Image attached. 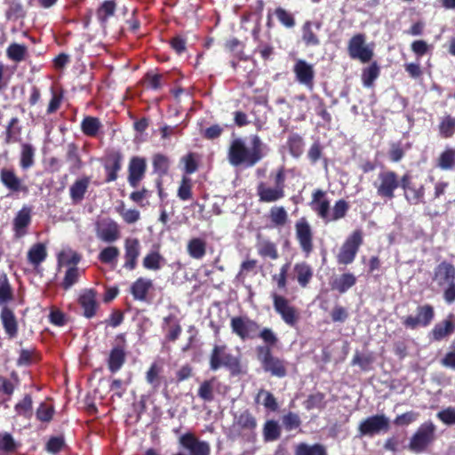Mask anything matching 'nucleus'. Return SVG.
<instances>
[{"instance_id":"4c0bfd02","label":"nucleus","mask_w":455,"mask_h":455,"mask_svg":"<svg viewBox=\"0 0 455 455\" xmlns=\"http://www.w3.org/2000/svg\"><path fill=\"white\" fill-rule=\"evenodd\" d=\"M257 249L258 252L262 257H267L272 259H276L278 258V252L275 245L267 240L259 241Z\"/></svg>"},{"instance_id":"c03bdc74","label":"nucleus","mask_w":455,"mask_h":455,"mask_svg":"<svg viewBox=\"0 0 455 455\" xmlns=\"http://www.w3.org/2000/svg\"><path fill=\"white\" fill-rule=\"evenodd\" d=\"M35 150L32 146L24 144L22 146L20 165L23 169H28L34 164Z\"/></svg>"},{"instance_id":"7ed1b4c3","label":"nucleus","mask_w":455,"mask_h":455,"mask_svg":"<svg viewBox=\"0 0 455 455\" xmlns=\"http://www.w3.org/2000/svg\"><path fill=\"white\" fill-rule=\"evenodd\" d=\"M362 243V231L355 230L341 245L339 251L337 255L338 263L343 265H348L352 263Z\"/></svg>"},{"instance_id":"5701e85b","label":"nucleus","mask_w":455,"mask_h":455,"mask_svg":"<svg viewBox=\"0 0 455 455\" xmlns=\"http://www.w3.org/2000/svg\"><path fill=\"white\" fill-rule=\"evenodd\" d=\"M356 278L353 274L346 273L336 277L331 283L332 290H336L340 293L346 292L348 289L355 285Z\"/></svg>"},{"instance_id":"5fc2aeb1","label":"nucleus","mask_w":455,"mask_h":455,"mask_svg":"<svg viewBox=\"0 0 455 455\" xmlns=\"http://www.w3.org/2000/svg\"><path fill=\"white\" fill-rule=\"evenodd\" d=\"M401 182H402L403 188L405 190L406 198L412 204L418 203L419 200L423 196V192L422 191L418 192L415 189L409 188L407 185V177L406 176H404L402 179Z\"/></svg>"},{"instance_id":"de8ad7c7","label":"nucleus","mask_w":455,"mask_h":455,"mask_svg":"<svg viewBox=\"0 0 455 455\" xmlns=\"http://www.w3.org/2000/svg\"><path fill=\"white\" fill-rule=\"evenodd\" d=\"M12 299V290L5 275L0 274V305Z\"/></svg>"},{"instance_id":"e433bc0d","label":"nucleus","mask_w":455,"mask_h":455,"mask_svg":"<svg viewBox=\"0 0 455 455\" xmlns=\"http://www.w3.org/2000/svg\"><path fill=\"white\" fill-rule=\"evenodd\" d=\"M217 382L215 379L204 381L198 389V395L201 399L210 402L213 400V392L216 387Z\"/></svg>"},{"instance_id":"2f4dec72","label":"nucleus","mask_w":455,"mask_h":455,"mask_svg":"<svg viewBox=\"0 0 455 455\" xmlns=\"http://www.w3.org/2000/svg\"><path fill=\"white\" fill-rule=\"evenodd\" d=\"M1 180L4 186L13 191H19L21 189L20 180L10 170H2Z\"/></svg>"},{"instance_id":"1a4fd4ad","label":"nucleus","mask_w":455,"mask_h":455,"mask_svg":"<svg viewBox=\"0 0 455 455\" xmlns=\"http://www.w3.org/2000/svg\"><path fill=\"white\" fill-rule=\"evenodd\" d=\"M275 310L281 315L282 319L291 326H293L298 321V314L295 308L290 305L289 301L283 296L272 293Z\"/></svg>"},{"instance_id":"3c124183","label":"nucleus","mask_w":455,"mask_h":455,"mask_svg":"<svg viewBox=\"0 0 455 455\" xmlns=\"http://www.w3.org/2000/svg\"><path fill=\"white\" fill-rule=\"evenodd\" d=\"M302 39L307 45H318L319 39L313 30L312 24L310 22H307L303 26V35Z\"/></svg>"},{"instance_id":"338daca9","label":"nucleus","mask_w":455,"mask_h":455,"mask_svg":"<svg viewBox=\"0 0 455 455\" xmlns=\"http://www.w3.org/2000/svg\"><path fill=\"white\" fill-rule=\"evenodd\" d=\"M153 165L157 172L164 173L168 169L167 158L162 155H156L154 156Z\"/></svg>"},{"instance_id":"4468645a","label":"nucleus","mask_w":455,"mask_h":455,"mask_svg":"<svg viewBox=\"0 0 455 455\" xmlns=\"http://www.w3.org/2000/svg\"><path fill=\"white\" fill-rule=\"evenodd\" d=\"M124 267L132 270L136 267L137 259L140 253V244L136 238H127L124 242Z\"/></svg>"},{"instance_id":"f8f14e48","label":"nucleus","mask_w":455,"mask_h":455,"mask_svg":"<svg viewBox=\"0 0 455 455\" xmlns=\"http://www.w3.org/2000/svg\"><path fill=\"white\" fill-rule=\"evenodd\" d=\"M256 419L249 411L244 410L235 415L233 422L234 431L248 434L251 433L256 428Z\"/></svg>"},{"instance_id":"a18cd8bd","label":"nucleus","mask_w":455,"mask_h":455,"mask_svg":"<svg viewBox=\"0 0 455 455\" xmlns=\"http://www.w3.org/2000/svg\"><path fill=\"white\" fill-rule=\"evenodd\" d=\"M257 402L261 403L266 408L275 411L277 403L274 395L268 391L260 390L257 395Z\"/></svg>"},{"instance_id":"6ab92c4d","label":"nucleus","mask_w":455,"mask_h":455,"mask_svg":"<svg viewBox=\"0 0 455 455\" xmlns=\"http://www.w3.org/2000/svg\"><path fill=\"white\" fill-rule=\"evenodd\" d=\"M324 192L318 189L313 193L312 205L317 214L325 221L328 220L330 213V203L323 198Z\"/></svg>"},{"instance_id":"774afa93","label":"nucleus","mask_w":455,"mask_h":455,"mask_svg":"<svg viewBox=\"0 0 455 455\" xmlns=\"http://www.w3.org/2000/svg\"><path fill=\"white\" fill-rule=\"evenodd\" d=\"M178 196L182 200H188L191 196V186L189 184V180L184 178L182 180V183L178 190Z\"/></svg>"},{"instance_id":"8fccbe9b","label":"nucleus","mask_w":455,"mask_h":455,"mask_svg":"<svg viewBox=\"0 0 455 455\" xmlns=\"http://www.w3.org/2000/svg\"><path fill=\"white\" fill-rule=\"evenodd\" d=\"M162 371V367L156 363H154L148 369L146 374V379L148 384H150L153 387H159V374Z\"/></svg>"},{"instance_id":"bb28decb","label":"nucleus","mask_w":455,"mask_h":455,"mask_svg":"<svg viewBox=\"0 0 455 455\" xmlns=\"http://www.w3.org/2000/svg\"><path fill=\"white\" fill-rule=\"evenodd\" d=\"M294 272L297 275L299 283L302 287H306L313 276L312 268L305 262L297 263L294 266Z\"/></svg>"},{"instance_id":"20e7f679","label":"nucleus","mask_w":455,"mask_h":455,"mask_svg":"<svg viewBox=\"0 0 455 455\" xmlns=\"http://www.w3.org/2000/svg\"><path fill=\"white\" fill-rule=\"evenodd\" d=\"M180 450L174 455H210V444L199 440L193 434L187 433L179 439Z\"/></svg>"},{"instance_id":"423d86ee","label":"nucleus","mask_w":455,"mask_h":455,"mask_svg":"<svg viewBox=\"0 0 455 455\" xmlns=\"http://www.w3.org/2000/svg\"><path fill=\"white\" fill-rule=\"evenodd\" d=\"M347 50L351 58L363 63L370 61L373 56V49L366 44L365 36L363 34H357L349 40Z\"/></svg>"},{"instance_id":"9b49d317","label":"nucleus","mask_w":455,"mask_h":455,"mask_svg":"<svg viewBox=\"0 0 455 455\" xmlns=\"http://www.w3.org/2000/svg\"><path fill=\"white\" fill-rule=\"evenodd\" d=\"M375 186L379 196L392 198L399 181L395 172H384L379 175V182Z\"/></svg>"},{"instance_id":"a878e982","label":"nucleus","mask_w":455,"mask_h":455,"mask_svg":"<svg viewBox=\"0 0 455 455\" xmlns=\"http://www.w3.org/2000/svg\"><path fill=\"white\" fill-rule=\"evenodd\" d=\"M152 287V281L147 278H139L132 284L131 291L136 299L144 300L147 293Z\"/></svg>"},{"instance_id":"bf43d9fd","label":"nucleus","mask_w":455,"mask_h":455,"mask_svg":"<svg viewBox=\"0 0 455 455\" xmlns=\"http://www.w3.org/2000/svg\"><path fill=\"white\" fill-rule=\"evenodd\" d=\"M54 413V409L52 405L41 403L36 411V417L41 421H50Z\"/></svg>"},{"instance_id":"37998d69","label":"nucleus","mask_w":455,"mask_h":455,"mask_svg":"<svg viewBox=\"0 0 455 455\" xmlns=\"http://www.w3.org/2000/svg\"><path fill=\"white\" fill-rule=\"evenodd\" d=\"M162 260L163 257L158 252L153 251L143 259V267L149 270H158L161 268Z\"/></svg>"},{"instance_id":"39448f33","label":"nucleus","mask_w":455,"mask_h":455,"mask_svg":"<svg viewBox=\"0 0 455 455\" xmlns=\"http://www.w3.org/2000/svg\"><path fill=\"white\" fill-rule=\"evenodd\" d=\"M257 357L263 365L266 371L272 375L282 378L286 374V369L282 360L272 356L270 348L267 346L257 347Z\"/></svg>"},{"instance_id":"a211bd4d","label":"nucleus","mask_w":455,"mask_h":455,"mask_svg":"<svg viewBox=\"0 0 455 455\" xmlns=\"http://www.w3.org/2000/svg\"><path fill=\"white\" fill-rule=\"evenodd\" d=\"M452 315L443 321L436 323L432 330V337L435 340H442L455 331V323L452 321Z\"/></svg>"},{"instance_id":"c85d7f7f","label":"nucleus","mask_w":455,"mask_h":455,"mask_svg":"<svg viewBox=\"0 0 455 455\" xmlns=\"http://www.w3.org/2000/svg\"><path fill=\"white\" fill-rule=\"evenodd\" d=\"M30 211L27 208L21 209L14 219V228L19 236L24 235V228L30 223Z\"/></svg>"},{"instance_id":"cd10ccee","label":"nucleus","mask_w":455,"mask_h":455,"mask_svg":"<svg viewBox=\"0 0 455 455\" xmlns=\"http://www.w3.org/2000/svg\"><path fill=\"white\" fill-rule=\"evenodd\" d=\"M125 360V354L123 348L115 347L111 350L108 358V368L112 372L117 371Z\"/></svg>"},{"instance_id":"72a5a7b5","label":"nucleus","mask_w":455,"mask_h":455,"mask_svg":"<svg viewBox=\"0 0 455 455\" xmlns=\"http://www.w3.org/2000/svg\"><path fill=\"white\" fill-rule=\"evenodd\" d=\"M295 455H326V451L320 444L299 443L296 446Z\"/></svg>"},{"instance_id":"c756f323","label":"nucleus","mask_w":455,"mask_h":455,"mask_svg":"<svg viewBox=\"0 0 455 455\" xmlns=\"http://www.w3.org/2000/svg\"><path fill=\"white\" fill-rule=\"evenodd\" d=\"M89 183L90 180L88 178L76 180L69 189L71 198L76 202L81 201L88 188Z\"/></svg>"},{"instance_id":"aec40b11","label":"nucleus","mask_w":455,"mask_h":455,"mask_svg":"<svg viewBox=\"0 0 455 455\" xmlns=\"http://www.w3.org/2000/svg\"><path fill=\"white\" fill-rule=\"evenodd\" d=\"M0 317L5 332L10 338H14L18 331V325L12 311L4 307L2 309Z\"/></svg>"},{"instance_id":"ea45409f","label":"nucleus","mask_w":455,"mask_h":455,"mask_svg":"<svg viewBox=\"0 0 455 455\" xmlns=\"http://www.w3.org/2000/svg\"><path fill=\"white\" fill-rule=\"evenodd\" d=\"M427 445V431L420 428L412 437L410 449L414 452L423 451Z\"/></svg>"},{"instance_id":"f3484780","label":"nucleus","mask_w":455,"mask_h":455,"mask_svg":"<svg viewBox=\"0 0 455 455\" xmlns=\"http://www.w3.org/2000/svg\"><path fill=\"white\" fill-rule=\"evenodd\" d=\"M79 302L84 308V315L91 318L95 315L97 308L96 293L93 290H85L80 295Z\"/></svg>"},{"instance_id":"c9c22d12","label":"nucleus","mask_w":455,"mask_h":455,"mask_svg":"<svg viewBox=\"0 0 455 455\" xmlns=\"http://www.w3.org/2000/svg\"><path fill=\"white\" fill-rule=\"evenodd\" d=\"M348 204L345 200L341 199L337 201L331 211L330 210L327 222L335 221L344 218L348 211Z\"/></svg>"},{"instance_id":"4d7b16f0","label":"nucleus","mask_w":455,"mask_h":455,"mask_svg":"<svg viewBox=\"0 0 455 455\" xmlns=\"http://www.w3.org/2000/svg\"><path fill=\"white\" fill-rule=\"evenodd\" d=\"M78 276V268L76 267H69L66 272L64 281L62 283L64 289L68 290L73 284H75L77 282Z\"/></svg>"},{"instance_id":"09e8293b","label":"nucleus","mask_w":455,"mask_h":455,"mask_svg":"<svg viewBox=\"0 0 455 455\" xmlns=\"http://www.w3.org/2000/svg\"><path fill=\"white\" fill-rule=\"evenodd\" d=\"M442 137L451 138L455 133V119L450 116L442 120L439 124Z\"/></svg>"},{"instance_id":"13d9d810","label":"nucleus","mask_w":455,"mask_h":455,"mask_svg":"<svg viewBox=\"0 0 455 455\" xmlns=\"http://www.w3.org/2000/svg\"><path fill=\"white\" fill-rule=\"evenodd\" d=\"M118 255L119 250L115 246H109L100 251L99 259L104 263H110L116 259Z\"/></svg>"},{"instance_id":"473e14b6","label":"nucleus","mask_w":455,"mask_h":455,"mask_svg":"<svg viewBox=\"0 0 455 455\" xmlns=\"http://www.w3.org/2000/svg\"><path fill=\"white\" fill-rule=\"evenodd\" d=\"M27 52L28 49L24 44L13 43L8 46L6 54L12 60L20 62L25 59Z\"/></svg>"},{"instance_id":"393cba45","label":"nucleus","mask_w":455,"mask_h":455,"mask_svg":"<svg viewBox=\"0 0 455 455\" xmlns=\"http://www.w3.org/2000/svg\"><path fill=\"white\" fill-rule=\"evenodd\" d=\"M436 166L441 170H455V149L447 148L436 159Z\"/></svg>"},{"instance_id":"58836bf2","label":"nucleus","mask_w":455,"mask_h":455,"mask_svg":"<svg viewBox=\"0 0 455 455\" xmlns=\"http://www.w3.org/2000/svg\"><path fill=\"white\" fill-rule=\"evenodd\" d=\"M379 75V68L376 63L363 69L362 74V81L365 87H371L374 81Z\"/></svg>"},{"instance_id":"b1692460","label":"nucleus","mask_w":455,"mask_h":455,"mask_svg":"<svg viewBox=\"0 0 455 455\" xmlns=\"http://www.w3.org/2000/svg\"><path fill=\"white\" fill-rule=\"evenodd\" d=\"M47 257L46 246L43 243H36L28 251V259L34 267H38Z\"/></svg>"},{"instance_id":"603ef678","label":"nucleus","mask_w":455,"mask_h":455,"mask_svg":"<svg viewBox=\"0 0 455 455\" xmlns=\"http://www.w3.org/2000/svg\"><path fill=\"white\" fill-rule=\"evenodd\" d=\"M403 323L407 327H410L412 329L418 327L419 325L425 326L427 324V308L422 307L420 309L419 315L416 317H412V316L407 317L404 320Z\"/></svg>"},{"instance_id":"f03ea898","label":"nucleus","mask_w":455,"mask_h":455,"mask_svg":"<svg viewBox=\"0 0 455 455\" xmlns=\"http://www.w3.org/2000/svg\"><path fill=\"white\" fill-rule=\"evenodd\" d=\"M222 366L228 368L233 375L241 372L239 359L228 353L225 345L215 346L211 354L210 367L216 371Z\"/></svg>"},{"instance_id":"680f3d73","label":"nucleus","mask_w":455,"mask_h":455,"mask_svg":"<svg viewBox=\"0 0 455 455\" xmlns=\"http://www.w3.org/2000/svg\"><path fill=\"white\" fill-rule=\"evenodd\" d=\"M15 449V442L12 436L8 434L4 433L3 435H0V450L5 451H12Z\"/></svg>"},{"instance_id":"052dcab7","label":"nucleus","mask_w":455,"mask_h":455,"mask_svg":"<svg viewBox=\"0 0 455 455\" xmlns=\"http://www.w3.org/2000/svg\"><path fill=\"white\" fill-rule=\"evenodd\" d=\"M437 417L446 425H455V409L449 407L438 412Z\"/></svg>"},{"instance_id":"2eb2a0df","label":"nucleus","mask_w":455,"mask_h":455,"mask_svg":"<svg viewBox=\"0 0 455 455\" xmlns=\"http://www.w3.org/2000/svg\"><path fill=\"white\" fill-rule=\"evenodd\" d=\"M294 73L300 84L312 87L314 69L311 64L303 60H299L294 66Z\"/></svg>"},{"instance_id":"6e6552de","label":"nucleus","mask_w":455,"mask_h":455,"mask_svg":"<svg viewBox=\"0 0 455 455\" xmlns=\"http://www.w3.org/2000/svg\"><path fill=\"white\" fill-rule=\"evenodd\" d=\"M389 419L385 415H374L363 419L358 427L362 435H373L389 429Z\"/></svg>"},{"instance_id":"79ce46f5","label":"nucleus","mask_w":455,"mask_h":455,"mask_svg":"<svg viewBox=\"0 0 455 455\" xmlns=\"http://www.w3.org/2000/svg\"><path fill=\"white\" fill-rule=\"evenodd\" d=\"M99 237L105 242H114L119 237V231L116 223H110L99 231Z\"/></svg>"},{"instance_id":"69168bd1","label":"nucleus","mask_w":455,"mask_h":455,"mask_svg":"<svg viewBox=\"0 0 455 455\" xmlns=\"http://www.w3.org/2000/svg\"><path fill=\"white\" fill-rule=\"evenodd\" d=\"M289 269V264L283 265L278 275H275L273 279L276 282L279 289H284L286 286V275Z\"/></svg>"},{"instance_id":"9d476101","label":"nucleus","mask_w":455,"mask_h":455,"mask_svg":"<svg viewBox=\"0 0 455 455\" xmlns=\"http://www.w3.org/2000/svg\"><path fill=\"white\" fill-rule=\"evenodd\" d=\"M296 238L306 254L308 256L313 251V232L309 223L300 219L295 224Z\"/></svg>"},{"instance_id":"dca6fc26","label":"nucleus","mask_w":455,"mask_h":455,"mask_svg":"<svg viewBox=\"0 0 455 455\" xmlns=\"http://www.w3.org/2000/svg\"><path fill=\"white\" fill-rule=\"evenodd\" d=\"M146 171V162L143 158L133 157L129 165V183L136 188L138 183L144 176Z\"/></svg>"},{"instance_id":"412c9836","label":"nucleus","mask_w":455,"mask_h":455,"mask_svg":"<svg viewBox=\"0 0 455 455\" xmlns=\"http://www.w3.org/2000/svg\"><path fill=\"white\" fill-rule=\"evenodd\" d=\"M188 255L195 259H201L206 254V242L201 238H192L187 245Z\"/></svg>"},{"instance_id":"7c9ffc66","label":"nucleus","mask_w":455,"mask_h":455,"mask_svg":"<svg viewBox=\"0 0 455 455\" xmlns=\"http://www.w3.org/2000/svg\"><path fill=\"white\" fill-rule=\"evenodd\" d=\"M80 259V256L75 251L64 249L58 255V263L60 266L76 267Z\"/></svg>"},{"instance_id":"0e129e2a","label":"nucleus","mask_w":455,"mask_h":455,"mask_svg":"<svg viewBox=\"0 0 455 455\" xmlns=\"http://www.w3.org/2000/svg\"><path fill=\"white\" fill-rule=\"evenodd\" d=\"M275 15L280 22L286 27H292L294 25V20L291 15L282 8H278L275 11Z\"/></svg>"},{"instance_id":"e2e57ef3","label":"nucleus","mask_w":455,"mask_h":455,"mask_svg":"<svg viewBox=\"0 0 455 455\" xmlns=\"http://www.w3.org/2000/svg\"><path fill=\"white\" fill-rule=\"evenodd\" d=\"M120 213L124 220L129 224L134 223L140 219V212L135 209H125L122 207Z\"/></svg>"},{"instance_id":"6e6d98bb","label":"nucleus","mask_w":455,"mask_h":455,"mask_svg":"<svg viewBox=\"0 0 455 455\" xmlns=\"http://www.w3.org/2000/svg\"><path fill=\"white\" fill-rule=\"evenodd\" d=\"M115 9L116 5L113 1H105L98 10V18L101 21H105L108 18L114 14Z\"/></svg>"},{"instance_id":"4be33fe9","label":"nucleus","mask_w":455,"mask_h":455,"mask_svg":"<svg viewBox=\"0 0 455 455\" xmlns=\"http://www.w3.org/2000/svg\"><path fill=\"white\" fill-rule=\"evenodd\" d=\"M435 275L440 283L454 282L455 267L452 264L443 261L437 266Z\"/></svg>"},{"instance_id":"f257e3e1","label":"nucleus","mask_w":455,"mask_h":455,"mask_svg":"<svg viewBox=\"0 0 455 455\" xmlns=\"http://www.w3.org/2000/svg\"><path fill=\"white\" fill-rule=\"evenodd\" d=\"M261 158V141L257 136L252 139L251 148H247L239 139L233 140L229 147L228 161L233 166H253Z\"/></svg>"},{"instance_id":"49530a36","label":"nucleus","mask_w":455,"mask_h":455,"mask_svg":"<svg viewBox=\"0 0 455 455\" xmlns=\"http://www.w3.org/2000/svg\"><path fill=\"white\" fill-rule=\"evenodd\" d=\"M17 414L29 418L32 415V398L27 395L15 405Z\"/></svg>"},{"instance_id":"f704fd0d","label":"nucleus","mask_w":455,"mask_h":455,"mask_svg":"<svg viewBox=\"0 0 455 455\" xmlns=\"http://www.w3.org/2000/svg\"><path fill=\"white\" fill-rule=\"evenodd\" d=\"M269 218L273 224L283 227L288 220V214L283 206H274L270 209Z\"/></svg>"},{"instance_id":"0eeeda50","label":"nucleus","mask_w":455,"mask_h":455,"mask_svg":"<svg viewBox=\"0 0 455 455\" xmlns=\"http://www.w3.org/2000/svg\"><path fill=\"white\" fill-rule=\"evenodd\" d=\"M232 331L240 339H253L258 336L259 326L246 316L233 317L230 322Z\"/></svg>"},{"instance_id":"a19ab883","label":"nucleus","mask_w":455,"mask_h":455,"mask_svg":"<svg viewBox=\"0 0 455 455\" xmlns=\"http://www.w3.org/2000/svg\"><path fill=\"white\" fill-rule=\"evenodd\" d=\"M101 124L98 118L88 116L82 122L83 132L89 136H95L100 130Z\"/></svg>"},{"instance_id":"864d4df0","label":"nucleus","mask_w":455,"mask_h":455,"mask_svg":"<svg viewBox=\"0 0 455 455\" xmlns=\"http://www.w3.org/2000/svg\"><path fill=\"white\" fill-rule=\"evenodd\" d=\"M280 435V428L275 421H267L264 427V437L267 441L276 440Z\"/></svg>"},{"instance_id":"ddd939ff","label":"nucleus","mask_w":455,"mask_h":455,"mask_svg":"<svg viewBox=\"0 0 455 455\" xmlns=\"http://www.w3.org/2000/svg\"><path fill=\"white\" fill-rule=\"evenodd\" d=\"M257 193L260 202L274 203L284 197V190L281 186L270 187L261 182L258 185Z\"/></svg>"}]
</instances>
